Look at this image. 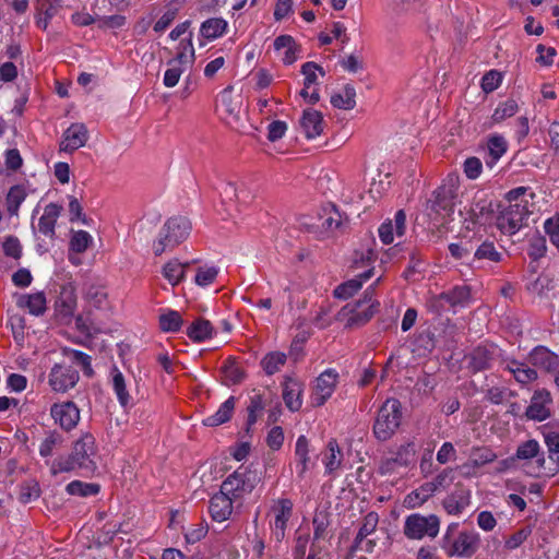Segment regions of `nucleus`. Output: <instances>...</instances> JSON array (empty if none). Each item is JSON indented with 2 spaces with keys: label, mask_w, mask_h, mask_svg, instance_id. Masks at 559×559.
<instances>
[{
  "label": "nucleus",
  "mask_w": 559,
  "mask_h": 559,
  "mask_svg": "<svg viewBox=\"0 0 559 559\" xmlns=\"http://www.w3.org/2000/svg\"><path fill=\"white\" fill-rule=\"evenodd\" d=\"M534 193L527 187L510 190L506 199L510 203L497 217V227L507 235L516 234L533 213Z\"/></svg>",
  "instance_id": "nucleus-1"
},
{
  "label": "nucleus",
  "mask_w": 559,
  "mask_h": 559,
  "mask_svg": "<svg viewBox=\"0 0 559 559\" xmlns=\"http://www.w3.org/2000/svg\"><path fill=\"white\" fill-rule=\"evenodd\" d=\"M516 457L526 461L525 471L533 477H552L559 472L558 457L552 454L545 459L539 443L534 439L518 447Z\"/></svg>",
  "instance_id": "nucleus-2"
},
{
  "label": "nucleus",
  "mask_w": 559,
  "mask_h": 559,
  "mask_svg": "<svg viewBox=\"0 0 559 559\" xmlns=\"http://www.w3.org/2000/svg\"><path fill=\"white\" fill-rule=\"evenodd\" d=\"M262 473L253 466H240L221 485L238 503L249 496L261 483Z\"/></svg>",
  "instance_id": "nucleus-3"
},
{
  "label": "nucleus",
  "mask_w": 559,
  "mask_h": 559,
  "mask_svg": "<svg viewBox=\"0 0 559 559\" xmlns=\"http://www.w3.org/2000/svg\"><path fill=\"white\" fill-rule=\"evenodd\" d=\"M456 527V525L448 527L442 538V549L449 557H472L478 548V534L473 531H460L454 533Z\"/></svg>",
  "instance_id": "nucleus-4"
},
{
  "label": "nucleus",
  "mask_w": 559,
  "mask_h": 559,
  "mask_svg": "<svg viewBox=\"0 0 559 559\" xmlns=\"http://www.w3.org/2000/svg\"><path fill=\"white\" fill-rule=\"evenodd\" d=\"M401 419V403L395 399H388L379 408L373 424L376 438L380 441L391 439L400 427Z\"/></svg>",
  "instance_id": "nucleus-5"
},
{
  "label": "nucleus",
  "mask_w": 559,
  "mask_h": 559,
  "mask_svg": "<svg viewBox=\"0 0 559 559\" xmlns=\"http://www.w3.org/2000/svg\"><path fill=\"white\" fill-rule=\"evenodd\" d=\"M190 230L191 223L188 218L182 216L169 218L165 223L159 238L153 243L154 253L160 255L167 249L178 246L189 236Z\"/></svg>",
  "instance_id": "nucleus-6"
},
{
  "label": "nucleus",
  "mask_w": 559,
  "mask_h": 559,
  "mask_svg": "<svg viewBox=\"0 0 559 559\" xmlns=\"http://www.w3.org/2000/svg\"><path fill=\"white\" fill-rule=\"evenodd\" d=\"M440 530V521L433 514L423 515L413 513L406 516L403 533L409 539L419 540L425 537H436Z\"/></svg>",
  "instance_id": "nucleus-7"
},
{
  "label": "nucleus",
  "mask_w": 559,
  "mask_h": 559,
  "mask_svg": "<svg viewBox=\"0 0 559 559\" xmlns=\"http://www.w3.org/2000/svg\"><path fill=\"white\" fill-rule=\"evenodd\" d=\"M217 110L227 124L237 127L245 114L242 95L235 94L233 87H226L218 95Z\"/></svg>",
  "instance_id": "nucleus-8"
},
{
  "label": "nucleus",
  "mask_w": 559,
  "mask_h": 559,
  "mask_svg": "<svg viewBox=\"0 0 559 559\" xmlns=\"http://www.w3.org/2000/svg\"><path fill=\"white\" fill-rule=\"evenodd\" d=\"M71 455L79 465V468L86 472H94L96 469V463L94 460L96 455L94 437L90 433L83 435L74 443Z\"/></svg>",
  "instance_id": "nucleus-9"
},
{
  "label": "nucleus",
  "mask_w": 559,
  "mask_h": 559,
  "mask_svg": "<svg viewBox=\"0 0 559 559\" xmlns=\"http://www.w3.org/2000/svg\"><path fill=\"white\" fill-rule=\"evenodd\" d=\"M80 379L78 370L70 366L56 364L48 376V383L55 392L66 393L74 388Z\"/></svg>",
  "instance_id": "nucleus-10"
},
{
  "label": "nucleus",
  "mask_w": 559,
  "mask_h": 559,
  "mask_svg": "<svg viewBox=\"0 0 559 559\" xmlns=\"http://www.w3.org/2000/svg\"><path fill=\"white\" fill-rule=\"evenodd\" d=\"M338 374L334 369L324 370L316 380L311 394V403L314 406L323 405L333 394Z\"/></svg>",
  "instance_id": "nucleus-11"
},
{
  "label": "nucleus",
  "mask_w": 559,
  "mask_h": 559,
  "mask_svg": "<svg viewBox=\"0 0 559 559\" xmlns=\"http://www.w3.org/2000/svg\"><path fill=\"white\" fill-rule=\"evenodd\" d=\"M56 314L64 323H69L76 310V293L73 283L69 282L61 286L56 300Z\"/></svg>",
  "instance_id": "nucleus-12"
},
{
  "label": "nucleus",
  "mask_w": 559,
  "mask_h": 559,
  "mask_svg": "<svg viewBox=\"0 0 559 559\" xmlns=\"http://www.w3.org/2000/svg\"><path fill=\"white\" fill-rule=\"evenodd\" d=\"M293 506L290 499L278 498L271 508V513L274 518L272 530L277 540H281L285 535L287 523L293 514Z\"/></svg>",
  "instance_id": "nucleus-13"
},
{
  "label": "nucleus",
  "mask_w": 559,
  "mask_h": 559,
  "mask_svg": "<svg viewBox=\"0 0 559 559\" xmlns=\"http://www.w3.org/2000/svg\"><path fill=\"white\" fill-rule=\"evenodd\" d=\"M238 503L223 487L212 496L209 504V512L215 522L227 521L233 514L234 504Z\"/></svg>",
  "instance_id": "nucleus-14"
},
{
  "label": "nucleus",
  "mask_w": 559,
  "mask_h": 559,
  "mask_svg": "<svg viewBox=\"0 0 559 559\" xmlns=\"http://www.w3.org/2000/svg\"><path fill=\"white\" fill-rule=\"evenodd\" d=\"M50 414L55 423L64 430L73 429L80 420V411L73 402L53 404Z\"/></svg>",
  "instance_id": "nucleus-15"
},
{
  "label": "nucleus",
  "mask_w": 559,
  "mask_h": 559,
  "mask_svg": "<svg viewBox=\"0 0 559 559\" xmlns=\"http://www.w3.org/2000/svg\"><path fill=\"white\" fill-rule=\"evenodd\" d=\"M88 140V131L85 124L72 123L62 134L60 150L63 152H74L84 146Z\"/></svg>",
  "instance_id": "nucleus-16"
},
{
  "label": "nucleus",
  "mask_w": 559,
  "mask_h": 559,
  "mask_svg": "<svg viewBox=\"0 0 559 559\" xmlns=\"http://www.w3.org/2000/svg\"><path fill=\"white\" fill-rule=\"evenodd\" d=\"M550 393L546 390H538L534 393L531 404L526 409V416L530 419L543 421L550 416L551 405Z\"/></svg>",
  "instance_id": "nucleus-17"
},
{
  "label": "nucleus",
  "mask_w": 559,
  "mask_h": 559,
  "mask_svg": "<svg viewBox=\"0 0 559 559\" xmlns=\"http://www.w3.org/2000/svg\"><path fill=\"white\" fill-rule=\"evenodd\" d=\"M406 229V215L403 210H400L394 215V221H385L379 227V237L384 245H390L394 241V236L403 237Z\"/></svg>",
  "instance_id": "nucleus-18"
},
{
  "label": "nucleus",
  "mask_w": 559,
  "mask_h": 559,
  "mask_svg": "<svg viewBox=\"0 0 559 559\" xmlns=\"http://www.w3.org/2000/svg\"><path fill=\"white\" fill-rule=\"evenodd\" d=\"M374 313V305L371 298H366L357 304H348L342 309V314L348 317V324H361L368 321Z\"/></svg>",
  "instance_id": "nucleus-19"
},
{
  "label": "nucleus",
  "mask_w": 559,
  "mask_h": 559,
  "mask_svg": "<svg viewBox=\"0 0 559 559\" xmlns=\"http://www.w3.org/2000/svg\"><path fill=\"white\" fill-rule=\"evenodd\" d=\"M343 459V451L336 440H330L322 452V464L324 465L325 474L334 477L337 476L342 468Z\"/></svg>",
  "instance_id": "nucleus-20"
},
{
  "label": "nucleus",
  "mask_w": 559,
  "mask_h": 559,
  "mask_svg": "<svg viewBox=\"0 0 559 559\" xmlns=\"http://www.w3.org/2000/svg\"><path fill=\"white\" fill-rule=\"evenodd\" d=\"M16 306L29 314L39 317L47 309L46 295L43 292L22 294L16 297Z\"/></svg>",
  "instance_id": "nucleus-21"
},
{
  "label": "nucleus",
  "mask_w": 559,
  "mask_h": 559,
  "mask_svg": "<svg viewBox=\"0 0 559 559\" xmlns=\"http://www.w3.org/2000/svg\"><path fill=\"white\" fill-rule=\"evenodd\" d=\"M295 464L298 477L304 478L306 473L314 465L310 457L309 440L299 436L295 444Z\"/></svg>",
  "instance_id": "nucleus-22"
},
{
  "label": "nucleus",
  "mask_w": 559,
  "mask_h": 559,
  "mask_svg": "<svg viewBox=\"0 0 559 559\" xmlns=\"http://www.w3.org/2000/svg\"><path fill=\"white\" fill-rule=\"evenodd\" d=\"M300 127L308 139L319 136L324 129V121L321 112L311 108L304 110L300 119Z\"/></svg>",
  "instance_id": "nucleus-23"
},
{
  "label": "nucleus",
  "mask_w": 559,
  "mask_h": 559,
  "mask_svg": "<svg viewBox=\"0 0 559 559\" xmlns=\"http://www.w3.org/2000/svg\"><path fill=\"white\" fill-rule=\"evenodd\" d=\"M274 50L285 64L294 63L298 58V47L289 35H281L273 43Z\"/></svg>",
  "instance_id": "nucleus-24"
},
{
  "label": "nucleus",
  "mask_w": 559,
  "mask_h": 559,
  "mask_svg": "<svg viewBox=\"0 0 559 559\" xmlns=\"http://www.w3.org/2000/svg\"><path fill=\"white\" fill-rule=\"evenodd\" d=\"M301 392H302V384L293 379L287 377L284 382L283 388V399L285 402V405L292 411L296 412L299 411L302 405L301 400Z\"/></svg>",
  "instance_id": "nucleus-25"
},
{
  "label": "nucleus",
  "mask_w": 559,
  "mask_h": 559,
  "mask_svg": "<svg viewBox=\"0 0 559 559\" xmlns=\"http://www.w3.org/2000/svg\"><path fill=\"white\" fill-rule=\"evenodd\" d=\"M61 213V206L56 203H49L45 206L43 215L39 217L37 229L40 234L52 237L57 219Z\"/></svg>",
  "instance_id": "nucleus-26"
},
{
  "label": "nucleus",
  "mask_w": 559,
  "mask_h": 559,
  "mask_svg": "<svg viewBox=\"0 0 559 559\" xmlns=\"http://www.w3.org/2000/svg\"><path fill=\"white\" fill-rule=\"evenodd\" d=\"M469 490L459 487L443 501V507L449 514H459L469 506Z\"/></svg>",
  "instance_id": "nucleus-27"
},
{
  "label": "nucleus",
  "mask_w": 559,
  "mask_h": 559,
  "mask_svg": "<svg viewBox=\"0 0 559 559\" xmlns=\"http://www.w3.org/2000/svg\"><path fill=\"white\" fill-rule=\"evenodd\" d=\"M111 386L121 407L127 408L132 405V399L127 389V382L122 372L114 367L110 372Z\"/></svg>",
  "instance_id": "nucleus-28"
},
{
  "label": "nucleus",
  "mask_w": 559,
  "mask_h": 559,
  "mask_svg": "<svg viewBox=\"0 0 559 559\" xmlns=\"http://www.w3.org/2000/svg\"><path fill=\"white\" fill-rule=\"evenodd\" d=\"M372 276V269L360 273L356 277L348 280L347 282L338 285L334 290V296L340 299H347L358 292L362 283L368 281Z\"/></svg>",
  "instance_id": "nucleus-29"
},
{
  "label": "nucleus",
  "mask_w": 559,
  "mask_h": 559,
  "mask_svg": "<svg viewBox=\"0 0 559 559\" xmlns=\"http://www.w3.org/2000/svg\"><path fill=\"white\" fill-rule=\"evenodd\" d=\"M530 361L545 370H552L558 365V356L544 346L535 347L530 354Z\"/></svg>",
  "instance_id": "nucleus-30"
},
{
  "label": "nucleus",
  "mask_w": 559,
  "mask_h": 559,
  "mask_svg": "<svg viewBox=\"0 0 559 559\" xmlns=\"http://www.w3.org/2000/svg\"><path fill=\"white\" fill-rule=\"evenodd\" d=\"M436 492V487L429 481L423 484L417 489L411 491L404 499V504L408 509L421 507Z\"/></svg>",
  "instance_id": "nucleus-31"
},
{
  "label": "nucleus",
  "mask_w": 559,
  "mask_h": 559,
  "mask_svg": "<svg viewBox=\"0 0 559 559\" xmlns=\"http://www.w3.org/2000/svg\"><path fill=\"white\" fill-rule=\"evenodd\" d=\"M228 23L223 17H211L205 20L200 27V34L207 40H214L226 34Z\"/></svg>",
  "instance_id": "nucleus-32"
},
{
  "label": "nucleus",
  "mask_w": 559,
  "mask_h": 559,
  "mask_svg": "<svg viewBox=\"0 0 559 559\" xmlns=\"http://www.w3.org/2000/svg\"><path fill=\"white\" fill-rule=\"evenodd\" d=\"M235 408V397H228L218 409L203 419V425L207 427H216L228 421Z\"/></svg>",
  "instance_id": "nucleus-33"
},
{
  "label": "nucleus",
  "mask_w": 559,
  "mask_h": 559,
  "mask_svg": "<svg viewBox=\"0 0 559 559\" xmlns=\"http://www.w3.org/2000/svg\"><path fill=\"white\" fill-rule=\"evenodd\" d=\"M189 265V262L181 263L179 260L173 259L163 266V276L171 286H177L183 281L186 270Z\"/></svg>",
  "instance_id": "nucleus-34"
},
{
  "label": "nucleus",
  "mask_w": 559,
  "mask_h": 559,
  "mask_svg": "<svg viewBox=\"0 0 559 559\" xmlns=\"http://www.w3.org/2000/svg\"><path fill=\"white\" fill-rule=\"evenodd\" d=\"M194 59V47L190 38L187 41H180L176 57L168 64H176L187 71L192 67Z\"/></svg>",
  "instance_id": "nucleus-35"
},
{
  "label": "nucleus",
  "mask_w": 559,
  "mask_h": 559,
  "mask_svg": "<svg viewBox=\"0 0 559 559\" xmlns=\"http://www.w3.org/2000/svg\"><path fill=\"white\" fill-rule=\"evenodd\" d=\"M506 369L522 384L531 383L537 378L535 369L516 360L507 361Z\"/></svg>",
  "instance_id": "nucleus-36"
},
{
  "label": "nucleus",
  "mask_w": 559,
  "mask_h": 559,
  "mask_svg": "<svg viewBox=\"0 0 559 559\" xmlns=\"http://www.w3.org/2000/svg\"><path fill=\"white\" fill-rule=\"evenodd\" d=\"M214 329L210 321L205 319H197L188 328L187 334L194 342H203L212 337Z\"/></svg>",
  "instance_id": "nucleus-37"
},
{
  "label": "nucleus",
  "mask_w": 559,
  "mask_h": 559,
  "mask_svg": "<svg viewBox=\"0 0 559 559\" xmlns=\"http://www.w3.org/2000/svg\"><path fill=\"white\" fill-rule=\"evenodd\" d=\"M488 214L487 206L485 204L480 205L479 203L475 206L472 205L468 210L465 209V212H461V216L464 217L467 229L473 228L475 225L485 224Z\"/></svg>",
  "instance_id": "nucleus-38"
},
{
  "label": "nucleus",
  "mask_w": 559,
  "mask_h": 559,
  "mask_svg": "<svg viewBox=\"0 0 559 559\" xmlns=\"http://www.w3.org/2000/svg\"><path fill=\"white\" fill-rule=\"evenodd\" d=\"M287 356L282 352L267 353L261 360V366L267 376L278 372L286 364Z\"/></svg>",
  "instance_id": "nucleus-39"
},
{
  "label": "nucleus",
  "mask_w": 559,
  "mask_h": 559,
  "mask_svg": "<svg viewBox=\"0 0 559 559\" xmlns=\"http://www.w3.org/2000/svg\"><path fill=\"white\" fill-rule=\"evenodd\" d=\"M60 8V0L47 1V3L43 4V7L38 11V14L36 16V25L41 29H46L49 25L50 20L57 15Z\"/></svg>",
  "instance_id": "nucleus-40"
},
{
  "label": "nucleus",
  "mask_w": 559,
  "mask_h": 559,
  "mask_svg": "<svg viewBox=\"0 0 559 559\" xmlns=\"http://www.w3.org/2000/svg\"><path fill=\"white\" fill-rule=\"evenodd\" d=\"M354 87L346 86L341 93L331 96V104L338 109L349 110L356 105Z\"/></svg>",
  "instance_id": "nucleus-41"
},
{
  "label": "nucleus",
  "mask_w": 559,
  "mask_h": 559,
  "mask_svg": "<svg viewBox=\"0 0 559 559\" xmlns=\"http://www.w3.org/2000/svg\"><path fill=\"white\" fill-rule=\"evenodd\" d=\"M488 153L491 160H488L487 164L493 165L496 164L507 152L508 143L502 135H492L488 139L487 142Z\"/></svg>",
  "instance_id": "nucleus-42"
},
{
  "label": "nucleus",
  "mask_w": 559,
  "mask_h": 559,
  "mask_svg": "<svg viewBox=\"0 0 559 559\" xmlns=\"http://www.w3.org/2000/svg\"><path fill=\"white\" fill-rule=\"evenodd\" d=\"M416 453V443L414 440H409L399 448L396 455L393 459V463L400 466H408L409 464L415 462Z\"/></svg>",
  "instance_id": "nucleus-43"
},
{
  "label": "nucleus",
  "mask_w": 559,
  "mask_h": 559,
  "mask_svg": "<svg viewBox=\"0 0 559 559\" xmlns=\"http://www.w3.org/2000/svg\"><path fill=\"white\" fill-rule=\"evenodd\" d=\"M99 485L94 483H84L81 480H73L69 483L66 490L69 495L79 497L95 496L99 492Z\"/></svg>",
  "instance_id": "nucleus-44"
},
{
  "label": "nucleus",
  "mask_w": 559,
  "mask_h": 559,
  "mask_svg": "<svg viewBox=\"0 0 559 559\" xmlns=\"http://www.w3.org/2000/svg\"><path fill=\"white\" fill-rule=\"evenodd\" d=\"M182 318L178 311L167 310L159 317V326L164 332H177L182 325Z\"/></svg>",
  "instance_id": "nucleus-45"
},
{
  "label": "nucleus",
  "mask_w": 559,
  "mask_h": 559,
  "mask_svg": "<svg viewBox=\"0 0 559 559\" xmlns=\"http://www.w3.org/2000/svg\"><path fill=\"white\" fill-rule=\"evenodd\" d=\"M518 109H519L518 104L513 99H508L503 103H500L496 107V109L491 116L492 123H500L504 119L514 116L518 112Z\"/></svg>",
  "instance_id": "nucleus-46"
},
{
  "label": "nucleus",
  "mask_w": 559,
  "mask_h": 559,
  "mask_svg": "<svg viewBox=\"0 0 559 559\" xmlns=\"http://www.w3.org/2000/svg\"><path fill=\"white\" fill-rule=\"evenodd\" d=\"M218 267L215 265H203L198 267L194 282L197 285L206 287L211 285L218 275Z\"/></svg>",
  "instance_id": "nucleus-47"
},
{
  "label": "nucleus",
  "mask_w": 559,
  "mask_h": 559,
  "mask_svg": "<svg viewBox=\"0 0 559 559\" xmlns=\"http://www.w3.org/2000/svg\"><path fill=\"white\" fill-rule=\"evenodd\" d=\"M92 236L85 230L74 231L71 236L70 240V249L73 252L82 253L86 251V249L92 243Z\"/></svg>",
  "instance_id": "nucleus-48"
},
{
  "label": "nucleus",
  "mask_w": 559,
  "mask_h": 559,
  "mask_svg": "<svg viewBox=\"0 0 559 559\" xmlns=\"http://www.w3.org/2000/svg\"><path fill=\"white\" fill-rule=\"evenodd\" d=\"M75 468H79V465L72 455L60 456L50 463V473L55 476L60 473L74 471Z\"/></svg>",
  "instance_id": "nucleus-49"
},
{
  "label": "nucleus",
  "mask_w": 559,
  "mask_h": 559,
  "mask_svg": "<svg viewBox=\"0 0 559 559\" xmlns=\"http://www.w3.org/2000/svg\"><path fill=\"white\" fill-rule=\"evenodd\" d=\"M62 443V437L57 432L49 433L39 445V454L43 457H49L53 454L57 447Z\"/></svg>",
  "instance_id": "nucleus-50"
},
{
  "label": "nucleus",
  "mask_w": 559,
  "mask_h": 559,
  "mask_svg": "<svg viewBox=\"0 0 559 559\" xmlns=\"http://www.w3.org/2000/svg\"><path fill=\"white\" fill-rule=\"evenodd\" d=\"M489 260L498 262L501 259V254L496 250L492 242L481 243L474 253V260Z\"/></svg>",
  "instance_id": "nucleus-51"
},
{
  "label": "nucleus",
  "mask_w": 559,
  "mask_h": 559,
  "mask_svg": "<svg viewBox=\"0 0 559 559\" xmlns=\"http://www.w3.org/2000/svg\"><path fill=\"white\" fill-rule=\"evenodd\" d=\"M544 229L547 236L549 237L550 242L559 251V213L545 221Z\"/></svg>",
  "instance_id": "nucleus-52"
},
{
  "label": "nucleus",
  "mask_w": 559,
  "mask_h": 559,
  "mask_svg": "<svg viewBox=\"0 0 559 559\" xmlns=\"http://www.w3.org/2000/svg\"><path fill=\"white\" fill-rule=\"evenodd\" d=\"M469 289L466 286L455 287L450 293L441 295V298H444L448 302H450L453 306L465 304L469 299Z\"/></svg>",
  "instance_id": "nucleus-53"
},
{
  "label": "nucleus",
  "mask_w": 559,
  "mask_h": 559,
  "mask_svg": "<svg viewBox=\"0 0 559 559\" xmlns=\"http://www.w3.org/2000/svg\"><path fill=\"white\" fill-rule=\"evenodd\" d=\"M320 72L321 75L324 74L323 70L314 62H306L301 67V73L305 76L304 85L306 87H312L317 83L318 75L317 73Z\"/></svg>",
  "instance_id": "nucleus-54"
},
{
  "label": "nucleus",
  "mask_w": 559,
  "mask_h": 559,
  "mask_svg": "<svg viewBox=\"0 0 559 559\" xmlns=\"http://www.w3.org/2000/svg\"><path fill=\"white\" fill-rule=\"evenodd\" d=\"M379 523V516L374 512H369L365 518L356 537H369L376 532Z\"/></svg>",
  "instance_id": "nucleus-55"
},
{
  "label": "nucleus",
  "mask_w": 559,
  "mask_h": 559,
  "mask_svg": "<svg viewBox=\"0 0 559 559\" xmlns=\"http://www.w3.org/2000/svg\"><path fill=\"white\" fill-rule=\"evenodd\" d=\"M126 24V17L121 14H112L109 16H97V26L103 29H117Z\"/></svg>",
  "instance_id": "nucleus-56"
},
{
  "label": "nucleus",
  "mask_w": 559,
  "mask_h": 559,
  "mask_svg": "<svg viewBox=\"0 0 559 559\" xmlns=\"http://www.w3.org/2000/svg\"><path fill=\"white\" fill-rule=\"evenodd\" d=\"M223 374L226 382L230 384L239 383L243 379V372L234 361H228L223 366Z\"/></svg>",
  "instance_id": "nucleus-57"
},
{
  "label": "nucleus",
  "mask_w": 559,
  "mask_h": 559,
  "mask_svg": "<svg viewBox=\"0 0 559 559\" xmlns=\"http://www.w3.org/2000/svg\"><path fill=\"white\" fill-rule=\"evenodd\" d=\"M502 82V75L496 70H490L481 79V88L486 93L497 90Z\"/></svg>",
  "instance_id": "nucleus-58"
},
{
  "label": "nucleus",
  "mask_w": 559,
  "mask_h": 559,
  "mask_svg": "<svg viewBox=\"0 0 559 559\" xmlns=\"http://www.w3.org/2000/svg\"><path fill=\"white\" fill-rule=\"evenodd\" d=\"M546 240L540 235H534L530 239L528 254L534 260L542 258L546 253Z\"/></svg>",
  "instance_id": "nucleus-59"
},
{
  "label": "nucleus",
  "mask_w": 559,
  "mask_h": 559,
  "mask_svg": "<svg viewBox=\"0 0 559 559\" xmlns=\"http://www.w3.org/2000/svg\"><path fill=\"white\" fill-rule=\"evenodd\" d=\"M25 197H26V193L22 187H20V186L12 187L7 197L9 211L13 212V211L17 210V207L25 200Z\"/></svg>",
  "instance_id": "nucleus-60"
},
{
  "label": "nucleus",
  "mask_w": 559,
  "mask_h": 559,
  "mask_svg": "<svg viewBox=\"0 0 559 559\" xmlns=\"http://www.w3.org/2000/svg\"><path fill=\"white\" fill-rule=\"evenodd\" d=\"M544 437L549 455L555 454L559 459V427L547 429Z\"/></svg>",
  "instance_id": "nucleus-61"
},
{
  "label": "nucleus",
  "mask_w": 559,
  "mask_h": 559,
  "mask_svg": "<svg viewBox=\"0 0 559 559\" xmlns=\"http://www.w3.org/2000/svg\"><path fill=\"white\" fill-rule=\"evenodd\" d=\"M454 469L445 468L440 474H438L433 480L429 483L433 484L436 487V491H438L440 489L448 488L454 481Z\"/></svg>",
  "instance_id": "nucleus-62"
},
{
  "label": "nucleus",
  "mask_w": 559,
  "mask_h": 559,
  "mask_svg": "<svg viewBox=\"0 0 559 559\" xmlns=\"http://www.w3.org/2000/svg\"><path fill=\"white\" fill-rule=\"evenodd\" d=\"M186 70L176 64H169V68L165 71L163 83L166 87H174L178 84L181 74Z\"/></svg>",
  "instance_id": "nucleus-63"
},
{
  "label": "nucleus",
  "mask_w": 559,
  "mask_h": 559,
  "mask_svg": "<svg viewBox=\"0 0 559 559\" xmlns=\"http://www.w3.org/2000/svg\"><path fill=\"white\" fill-rule=\"evenodd\" d=\"M3 252L7 257L13 258L15 260L21 258L22 254V246L17 238L8 237L3 242Z\"/></svg>",
  "instance_id": "nucleus-64"
}]
</instances>
